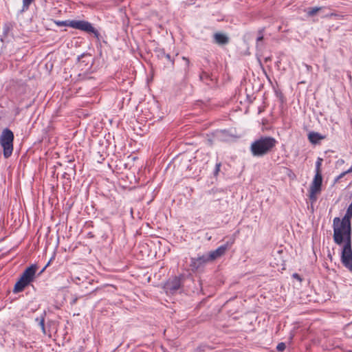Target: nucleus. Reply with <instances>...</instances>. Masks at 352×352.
<instances>
[{"instance_id":"obj_1","label":"nucleus","mask_w":352,"mask_h":352,"mask_svg":"<svg viewBox=\"0 0 352 352\" xmlns=\"http://www.w3.org/2000/svg\"><path fill=\"white\" fill-rule=\"evenodd\" d=\"M352 213L346 210V214L340 220L339 217L333 219V240L338 245L343 243L344 239L351 238Z\"/></svg>"},{"instance_id":"obj_2","label":"nucleus","mask_w":352,"mask_h":352,"mask_svg":"<svg viewBox=\"0 0 352 352\" xmlns=\"http://www.w3.org/2000/svg\"><path fill=\"white\" fill-rule=\"evenodd\" d=\"M277 144L276 140L270 136H261L250 145V152L254 157H263L270 153Z\"/></svg>"},{"instance_id":"obj_3","label":"nucleus","mask_w":352,"mask_h":352,"mask_svg":"<svg viewBox=\"0 0 352 352\" xmlns=\"http://www.w3.org/2000/svg\"><path fill=\"white\" fill-rule=\"evenodd\" d=\"M58 26H68L76 30L84 31L87 33H92L96 38L99 39L100 34L98 31L95 29L91 23L83 20H67V21H55Z\"/></svg>"},{"instance_id":"obj_4","label":"nucleus","mask_w":352,"mask_h":352,"mask_svg":"<svg viewBox=\"0 0 352 352\" xmlns=\"http://www.w3.org/2000/svg\"><path fill=\"white\" fill-rule=\"evenodd\" d=\"M37 267L36 265H32L28 267L22 274L19 280L16 283L13 292L19 293L22 292L26 286L30 284L36 272Z\"/></svg>"},{"instance_id":"obj_5","label":"nucleus","mask_w":352,"mask_h":352,"mask_svg":"<svg viewBox=\"0 0 352 352\" xmlns=\"http://www.w3.org/2000/svg\"><path fill=\"white\" fill-rule=\"evenodd\" d=\"M13 141V132L9 129H4L0 135V144L3 148L5 158H8L12 153Z\"/></svg>"},{"instance_id":"obj_6","label":"nucleus","mask_w":352,"mask_h":352,"mask_svg":"<svg viewBox=\"0 0 352 352\" xmlns=\"http://www.w3.org/2000/svg\"><path fill=\"white\" fill-rule=\"evenodd\" d=\"M342 265L352 274L351 238L345 239V243L341 253Z\"/></svg>"},{"instance_id":"obj_7","label":"nucleus","mask_w":352,"mask_h":352,"mask_svg":"<svg viewBox=\"0 0 352 352\" xmlns=\"http://www.w3.org/2000/svg\"><path fill=\"white\" fill-rule=\"evenodd\" d=\"M322 175L315 174L313 181L311 183L309 197L312 203L316 201L317 195L320 193L322 190Z\"/></svg>"},{"instance_id":"obj_8","label":"nucleus","mask_w":352,"mask_h":352,"mask_svg":"<svg viewBox=\"0 0 352 352\" xmlns=\"http://www.w3.org/2000/svg\"><path fill=\"white\" fill-rule=\"evenodd\" d=\"M235 241V237L232 236L226 243L219 246L216 250L211 251L206 254L210 261H212L225 254L226 250L230 248Z\"/></svg>"},{"instance_id":"obj_9","label":"nucleus","mask_w":352,"mask_h":352,"mask_svg":"<svg viewBox=\"0 0 352 352\" xmlns=\"http://www.w3.org/2000/svg\"><path fill=\"white\" fill-rule=\"evenodd\" d=\"M184 278L183 275H180L169 278L164 285L166 292L170 294L176 292L181 287Z\"/></svg>"},{"instance_id":"obj_10","label":"nucleus","mask_w":352,"mask_h":352,"mask_svg":"<svg viewBox=\"0 0 352 352\" xmlns=\"http://www.w3.org/2000/svg\"><path fill=\"white\" fill-rule=\"evenodd\" d=\"M208 262L210 261L206 254L199 256L197 258H191L189 264L190 270L193 272L202 270Z\"/></svg>"},{"instance_id":"obj_11","label":"nucleus","mask_w":352,"mask_h":352,"mask_svg":"<svg viewBox=\"0 0 352 352\" xmlns=\"http://www.w3.org/2000/svg\"><path fill=\"white\" fill-rule=\"evenodd\" d=\"M214 39L215 43L219 45H226L229 41L228 37L226 34L221 33H215L214 34Z\"/></svg>"},{"instance_id":"obj_12","label":"nucleus","mask_w":352,"mask_h":352,"mask_svg":"<svg viewBox=\"0 0 352 352\" xmlns=\"http://www.w3.org/2000/svg\"><path fill=\"white\" fill-rule=\"evenodd\" d=\"M324 136L317 132H310L308 134V139L309 142L314 144L318 143L320 140L324 139Z\"/></svg>"},{"instance_id":"obj_13","label":"nucleus","mask_w":352,"mask_h":352,"mask_svg":"<svg viewBox=\"0 0 352 352\" xmlns=\"http://www.w3.org/2000/svg\"><path fill=\"white\" fill-rule=\"evenodd\" d=\"M200 80L205 82L206 85H210V82H213L215 80V77L213 76H210L208 73L206 72H202L199 76Z\"/></svg>"},{"instance_id":"obj_14","label":"nucleus","mask_w":352,"mask_h":352,"mask_svg":"<svg viewBox=\"0 0 352 352\" xmlns=\"http://www.w3.org/2000/svg\"><path fill=\"white\" fill-rule=\"evenodd\" d=\"M320 10V7L310 8L307 10V14L309 16H314Z\"/></svg>"},{"instance_id":"obj_15","label":"nucleus","mask_w":352,"mask_h":352,"mask_svg":"<svg viewBox=\"0 0 352 352\" xmlns=\"http://www.w3.org/2000/svg\"><path fill=\"white\" fill-rule=\"evenodd\" d=\"M322 159L320 157H318L316 162V174L322 175L321 173V165H322Z\"/></svg>"},{"instance_id":"obj_16","label":"nucleus","mask_w":352,"mask_h":352,"mask_svg":"<svg viewBox=\"0 0 352 352\" xmlns=\"http://www.w3.org/2000/svg\"><path fill=\"white\" fill-rule=\"evenodd\" d=\"M34 0H23V10H26L29 8L30 5Z\"/></svg>"},{"instance_id":"obj_17","label":"nucleus","mask_w":352,"mask_h":352,"mask_svg":"<svg viewBox=\"0 0 352 352\" xmlns=\"http://www.w3.org/2000/svg\"><path fill=\"white\" fill-rule=\"evenodd\" d=\"M285 348H286V346L284 342H280V343L278 344V345L276 346V349L278 351H283L285 349Z\"/></svg>"},{"instance_id":"obj_18","label":"nucleus","mask_w":352,"mask_h":352,"mask_svg":"<svg viewBox=\"0 0 352 352\" xmlns=\"http://www.w3.org/2000/svg\"><path fill=\"white\" fill-rule=\"evenodd\" d=\"M221 166V164L220 162L216 164L215 169H214V174L215 175H217L219 173V172L220 171Z\"/></svg>"},{"instance_id":"obj_19","label":"nucleus","mask_w":352,"mask_h":352,"mask_svg":"<svg viewBox=\"0 0 352 352\" xmlns=\"http://www.w3.org/2000/svg\"><path fill=\"white\" fill-rule=\"evenodd\" d=\"M39 324L43 330V331L45 333V320L43 318H41V320L39 322Z\"/></svg>"},{"instance_id":"obj_20","label":"nucleus","mask_w":352,"mask_h":352,"mask_svg":"<svg viewBox=\"0 0 352 352\" xmlns=\"http://www.w3.org/2000/svg\"><path fill=\"white\" fill-rule=\"evenodd\" d=\"M165 54H166V53L164 51V50H160L158 51L157 56L160 58H164V55Z\"/></svg>"},{"instance_id":"obj_21","label":"nucleus","mask_w":352,"mask_h":352,"mask_svg":"<svg viewBox=\"0 0 352 352\" xmlns=\"http://www.w3.org/2000/svg\"><path fill=\"white\" fill-rule=\"evenodd\" d=\"M263 39V35L262 32L260 31L259 33H258V37L256 38V41H257V43H258L260 41H262Z\"/></svg>"},{"instance_id":"obj_22","label":"nucleus","mask_w":352,"mask_h":352,"mask_svg":"<svg viewBox=\"0 0 352 352\" xmlns=\"http://www.w3.org/2000/svg\"><path fill=\"white\" fill-rule=\"evenodd\" d=\"M164 58H166L168 61L171 62L172 63H174V60L173 59H171L170 54H166L164 55Z\"/></svg>"},{"instance_id":"obj_23","label":"nucleus","mask_w":352,"mask_h":352,"mask_svg":"<svg viewBox=\"0 0 352 352\" xmlns=\"http://www.w3.org/2000/svg\"><path fill=\"white\" fill-rule=\"evenodd\" d=\"M351 172H348V170L342 173L338 177V179H340L341 178H342L344 175H346V174L348 173H350Z\"/></svg>"},{"instance_id":"obj_24","label":"nucleus","mask_w":352,"mask_h":352,"mask_svg":"<svg viewBox=\"0 0 352 352\" xmlns=\"http://www.w3.org/2000/svg\"><path fill=\"white\" fill-rule=\"evenodd\" d=\"M293 277H294V278L297 279V280H299V281H301V280H302V278H301L300 276L298 274H297V273H294V274H293Z\"/></svg>"},{"instance_id":"obj_25","label":"nucleus","mask_w":352,"mask_h":352,"mask_svg":"<svg viewBox=\"0 0 352 352\" xmlns=\"http://www.w3.org/2000/svg\"><path fill=\"white\" fill-rule=\"evenodd\" d=\"M347 211H349V213H352V202L351 203V204L348 207Z\"/></svg>"},{"instance_id":"obj_26","label":"nucleus","mask_w":352,"mask_h":352,"mask_svg":"<svg viewBox=\"0 0 352 352\" xmlns=\"http://www.w3.org/2000/svg\"><path fill=\"white\" fill-rule=\"evenodd\" d=\"M183 59L186 60V65H188L189 63H190L189 60L188 58H185V57H183Z\"/></svg>"}]
</instances>
